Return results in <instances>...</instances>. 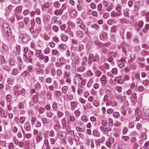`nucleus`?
Returning <instances> with one entry per match:
<instances>
[{
    "label": "nucleus",
    "instance_id": "obj_30",
    "mask_svg": "<svg viewBox=\"0 0 149 149\" xmlns=\"http://www.w3.org/2000/svg\"><path fill=\"white\" fill-rule=\"evenodd\" d=\"M58 62L61 64L63 65L65 63V60L63 58L61 57L59 59Z\"/></svg>",
    "mask_w": 149,
    "mask_h": 149
},
{
    "label": "nucleus",
    "instance_id": "obj_59",
    "mask_svg": "<svg viewBox=\"0 0 149 149\" xmlns=\"http://www.w3.org/2000/svg\"><path fill=\"white\" fill-rule=\"evenodd\" d=\"M53 115V113L51 111L48 112L47 113V116L49 118H51Z\"/></svg>",
    "mask_w": 149,
    "mask_h": 149
},
{
    "label": "nucleus",
    "instance_id": "obj_12",
    "mask_svg": "<svg viewBox=\"0 0 149 149\" xmlns=\"http://www.w3.org/2000/svg\"><path fill=\"white\" fill-rule=\"evenodd\" d=\"M21 128L22 130V132L24 135V137L27 139L30 138L31 136V134L29 133L25 134L22 127H21Z\"/></svg>",
    "mask_w": 149,
    "mask_h": 149
},
{
    "label": "nucleus",
    "instance_id": "obj_57",
    "mask_svg": "<svg viewBox=\"0 0 149 149\" xmlns=\"http://www.w3.org/2000/svg\"><path fill=\"white\" fill-rule=\"evenodd\" d=\"M70 76V73H68L67 72H64V78H67Z\"/></svg>",
    "mask_w": 149,
    "mask_h": 149
},
{
    "label": "nucleus",
    "instance_id": "obj_36",
    "mask_svg": "<svg viewBox=\"0 0 149 149\" xmlns=\"http://www.w3.org/2000/svg\"><path fill=\"white\" fill-rule=\"evenodd\" d=\"M141 47L145 49H148L149 48V46L147 43H143L141 45Z\"/></svg>",
    "mask_w": 149,
    "mask_h": 149
},
{
    "label": "nucleus",
    "instance_id": "obj_41",
    "mask_svg": "<svg viewBox=\"0 0 149 149\" xmlns=\"http://www.w3.org/2000/svg\"><path fill=\"white\" fill-rule=\"evenodd\" d=\"M130 68L132 69H135L136 68V65L135 63H131L130 65Z\"/></svg>",
    "mask_w": 149,
    "mask_h": 149
},
{
    "label": "nucleus",
    "instance_id": "obj_50",
    "mask_svg": "<svg viewBox=\"0 0 149 149\" xmlns=\"http://www.w3.org/2000/svg\"><path fill=\"white\" fill-rule=\"evenodd\" d=\"M63 114V113L61 111H58L57 112V116L58 117H61Z\"/></svg>",
    "mask_w": 149,
    "mask_h": 149
},
{
    "label": "nucleus",
    "instance_id": "obj_38",
    "mask_svg": "<svg viewBox=\"0 0 149 149\" xmlns=\"http://www.w3.org/2000/svg\"><path fill=\"white\" fill-rule=\"evenodd\" d=\"M22 8L20 6H18L15 9L16 11L17 12L20 13L22 10Z\"/></svg>",
    "mask_w": 149,
    "mask_h": 149
},
{
    "label": "nucleus",
    "instance_id": "obj_32",
    "mask_svg": "<svg viewBox=\"0 0 149 149\" xmlns=\"http://www.w3.org/2000/svg\"><path fill=\"white\" fill-rule=\"evenodd\" d=\"M52 28L53 31L56 32H57L59 30L58 27L55 25L53 26Z\"/></svg>",
    "mask_w": 149,
    "mask_h": 149
},
{
    "label": "nucleus",
    "instance_id": "obj_24",
    "mask_svg": "<svg viewBox=\"0 0 149 149\" xmlns=\"http://www.w3.org/2000/svg\"><path fill=\"white\" fill-rule=\"evenodd\" d=\"M12 73L13 75H16L19 73L18 70L17 68H14L12 70Z\"/></svg>",
    "mask_w": 149,
    "mask_h": 149
},
{
    "label": "nucleus",
    "instance_id": "obj_14",
    "mask_svg": "<svg viewBox=\"0 0 149 149\" xmlns=\"http://www.w3.org/2000/svg\"><path fill=\"white\" fill-rule=\"evenodd\" d=\"M99 56L97 54H95L93 59H92V61L94 62H97L99 61Z\"/></svg>",
    "mask_w": 149,
    "mask_h": 149
},
{
    "label": "nucleus",
    "instance_id": "obj_49",
    "mask_svg": "<svg viewBox=\"0 0 149 149\" xmlns=\"http://www.w3.org/2000/svg\"><path fill=\"white\" fill-rule=\"evenodd\" d=\"M62 90L63 92L64 93H65L67 91V88L66 86H63L62 87Z\"/></svg>",
    "mask_w": 149,
    "mask_h": 149
},
{
    "label": "nucleus",
    "instance_id": "obj_46",
    "mask_svg": "<svg viewBox=\"0 0 149 149\" xmlns=\"http://www.w3.org/2000/svg\"><path fill=\"white\" fill-rule=\"evenodd\" d=\"M113 120L111 118H109L108 119V125L110 127L113 126Z\"/></svg>",
    "mask_w": 149,
    "mask_h": 149
},
{
    "label": "nucleus",
    "instance_id": "obj_43",
    "mask_svg": "<svg viewBox=\"0 0 149 149\" xmlns=\"http://www.w3.org/2000/svg\"><path fill=\"white\" fill-rule=\"evenodd\" d=\"M116 30V27L115 26H113L111 29V31L113 32H115Z\"/></svg>",
    "mask_w": 149,
    "mask_h": 149
},
{
    "label": "nucleus",
    "instance_id": "obj_62",
    "mask_svg": "<svg viewBox=\"0 0 149 149\" xmlns=\"http://www.w3.org/2000/svg\"><path fill=\"white\" fill-rule=\"evenodd\" d=\"M101 52L104 54H107L108 52V50L106 48H103L101 49Z\"/></svg>",
    "mask_w": 149,
    "mask_h": 149
},
{
    "label": "nucleus",
    "instance_id": "obj_3",
    "mask_svg": "<svg viewBox=\"0 0 149 149\" xmlns=\"http://www.w3.org/2000/svg\"><path fill=\"white\" fill-rule=\"evenodd\" d=\"M58 138L60 139H63L66 136V133L65 132L63 131H58L57 133Z\"/></svg>",
    "mask_w": 149,
    "mask_h": 149
},
{
    "label": "nucleus",
    "instance_id": "obj_28",
    "mask_svg": "<svg viewBox=\"0 0 149 149\" xmlns=\"http://www.w3.org/2000/svg\"><path fill=\"white\" fill-rule=\"evenodd\" d=\"M140 136L141 138L143 140L145 139L147 137L146 134L144 132L141 133Z\"/></svg>",
    "mask_w": 149,
    "mask_h": 149
},
{
    "label": "nucleus",
    "instance_id": "obj_17",
    "mask_svg": "<svg viewBox=\"0 0 149 149\" xmlns=\"http://www.w3.org/2000/svg\"><path fill=\"white\" fill-rule=\"evenodd\" d=\"M52 54L54 56H59L60 55L58 51L56 49H52Z\"/></svg>",
    "mask_w": 149,
    "mask_h": 149
},
{
    "label": "nucleus",
    "instance_id": "obj_53",
    "mask_svg": "<svg viewBox=\"0 0 149 149\" xmlns=\"http://www.w3.org/2000/svg\"><path fill=\"white\" fill-rule=\"evenodd\" d=\"M131 60V61H134L136 59V55L135 54H132L130 56Z\"/></svg>",
    "mask_w": 149,
    "mask_h": 149
},
{
    "label": "nucleus",
    "instance_id": "obj_4",
    "mask_svg": "<svg viewBox=\"0 0 149 149\" xmlns=\"http://www.w3.org/2000/svg\"><path fill=\"white\" fill-rule=\"evenodd\" d=\"M107 37V34L105 32H102L100 35V38L101 40H105Z\"/></svg>",
    "mask_w": 149,
    "mask_h": 149
},
{
    "label": "nucleus",
    "instance_id": "obj_52",
    "mask_svg": "<svg viewBox=\"0 0 149 149\" xmlns=\"http://www.w3.org/2000/svg\"><path fill=\"white\" fill-rule=\"evenodd\" d=\"M122 139L126 141H129L130 140V137L128 136H123Z\"/></svg>",
    "mask_w": 149,
    "mask_h": 149
},
{
    "label": "nucleus",
    "instance_id": "obj_6",
    "mask_svg": "<svg viewBox=\"0 0 149 149\" xmlns=\"http://www.w3.org/2000/svg\"><path fill=\"white\" fill-rule=\"evenodd\" d=\"M60 36L61 40L64 42L66 41L68 39V36L63 33H62L60 34Z\"/></svg>",
    "mask_w": 149,
    "mask_h": 149
},
{
    "label": "nucleus",
    "instance_id": "obj_37",
    "mask_svg": "<svg viewBox=\"0 0 149 149\" xmlns=\"http://www.w3.org/2000/svg\"><path fill=\"white\" fill-rule=\"evenodd\" d=\"M137 89L138 91L142 92L144 91L145 89L143 86H140L138 87Z\"/></svg>",
    "mask_w": 149,
    "mask_h": 149
},
{
    "label": "nucleus",
    "instance_id": "obj_27",
    "mask_svg": "<svg viewBox=\"0 0 149 149\" xmlns=\"http://www.w3.org/2000/svg\"><path fill=\"white\" fill-rule=\"evenodd\" d=\"M39 32V30L38 29H36L35 30V31L34 32V33L33 34V37L34 38H36L37 37L38 35Z\"/></svg>",
    "mask_w": 149,
    "mask_h": 149
},
{
    "label": "nucleus",
    "instance_id": "obj_58",
    "mask_svg": "<svg viewBox=\"0 0 149 149\" xmlns=\"http://www.w3.org/2000/svg\"><path fill=\"white\" fill-rule=\"evenodd\" d=\"M110 44V42H108L103 44V46L105 47H107L108 46H109Z\"/></svg>",
    "mask_w": 149,
    "mask_h": 149
},
{
    "label": "nucleus",
    "instance_id": "obj_61",
    "mask_svg": "<svg viewBox=\"0 0 149 149\" xmlns=\"http://www.w3.org/2000/svg\"><path fill=\"white\" fill-rule=\"evenodd\" d=\"M117 69L116 68H113L111 70L112 73L113 74H116L117 72Z\"/></svg>",
    "mask_w": 149,
    "mask_h": 149
},
{
    "label": "nucleus",
    "instance_id": "obj_45",
    "mask_svg": "<svg viewBox=\"0 0 149 149\" xmlns=\"http://www.w3.org/2000/svg\"><path fill=\"white\" fill-rule=\"evenodd\" d=\"M76 130L79 132H83L84 130L79 126H77L76 127Z\"/></svg>",
    "mask_w": 149,
    "mask_h": 149
},
{
    "label": "nucleus",
    "instance_id": "obj_60",
    "mask_svg": "<svg viewBox=\"0 0 149 149\" xmlns=\"http://www.w3.org/2000/svg\"><path fill=\"white\" fill-rule=\"evenodd\" d=\"M120 23L121 24L126 23L127 22V20L125 18H122L120 20Z\"/></svg>",
    "mask_w": 149,
    "mask_h": 149
},
{
    "label": "nucleus",
    "instance_id": "obj_8",
    "mask_svg": "<svg viewBox=\"0 0 149 149\" xmlns=\"http://www.w3.org/2000/svg\"><path fill=\"white\" fill-rule=\"evenodd\" d=\"M31 126L30 124L28 123H26L24 125L25 130L28 131L30 132L31 131Z\"/></svg>",
    "mask_w": 149,
    "mask_h": 149
},
{
    "label": "nucleus",
    "instance_id": "obj_63",
    "mask_svg": "<svg viewBox=\"0 0 149 149\" xmlns=\"http://www.w3.org/2000/svg\"><path fill=\"white\" fill-rule=\"evenodd\" d=\"M44 52L45 54H48L50 53V50L49 48H47L44 50Z\"/></svg>",
    "mask_w": 149,
    "mask_h": 149
},
{
    "label": "nucleus",
    "instance_id": "obj_1",
    "mask_svg": "<svg viewBox=\"0 0 149 149\" xmlns=\"http://www.w3.org/2000/svg\"><path fill=\"white\" fill-rule=\"evenodd\" d=\"M2 32L3 35L8 38L11 35L10 28L7 23L3 22L2 25Z\"/></svg>",
    "mask_w": 149,
    "mask_h": 149
},
{
    "label": "nucleus",
    "instance_id": "obj_21",
    "mask_svg": "<svg viewBox=\"0 0 149 149\" xmlns=\"http://www.w3.org/2000/svg\"><path fill=\"white\" fill-rule=\"evenodd\" d=\"M50 4L48 2L45 3L42 6V8L44 9V8H47L50 6Z\"/></svg>",
    "mask_w": 149,
    "mask_h": 149
},
{
    "label": "nucleus",
    "instance_id": "obj_10",
    "mask_svg": "<svg viewBox=\"0 0 149 149\" xmlns=\"http://www.w3.org/2000/svg\"><path fill=\"white\" fill-rule=\"evenodd\" d=\"M71 107L70 109L72 110H73L75 108L77 105V102H72L70 103Z\"/></svg>",
    "mask_w": 149,
    "mask_h": 149
},
{
    "label": "nucleus",
    "instance_id": "obj_47",
    "mask_svg": "<svg viewBox=\"0 0 149 149\" xmlns=\"http://www.w3.org/2000/svg\"><path fill=\"white\" fill-rule=\"evenodd\" d=\"M66 96H67L69 100H71L73 98V96L71 94L68 95L66 94Z\"/></svg>",
    "mask_w": 149,
    "mask_h": 149
},
{
    "label": "nucleus",
    "instance_id": "obj_48",
    "mask_svg": "<svg viewBox=\"0 0 149 149\" xmlns=\"http://www.w3.org/2000/svg\"><path fill=\"white\" fill-rule=\"evenodd\" d=\"M61 91H56L55 93V96L57 97H59L61 95Z\"/></svg>",
    "mask_w": 149,
    "mask_h": 149
},
{
    "label": "nucleus",
    "instance_id": "obj_42",
    "mask_svg": "<svg viewBox=\"0 0 149 149\" xmlns=\"http://www.w3.org/2000/svg\"><path fill=\"white\" fill-rule=\"evenodd\" d=\"M132 36V34L131 33L127 32V38L128 39H131Z\"/></svg>",
    "mask_w": 149,
    "mask_h": 149
},
{
    "label": "nucleus",
    "instance_id": "obj_9",
    "mask_svg": "<svg viewBox=\"0 0 149 149\" xmlns=\"http://www.w3.org/2000/svg\"><path fill=\"white\" fill-rule=\"evenodd\" d=\"M21 75L24 78L25 77H28L30 75V74L29 71L27 70H24V72L22 73Z\"/></svg>",
    "mask_w": 149,
    "mask_h": 149
},
{
    "label": "nucleus",
    "instance_id": "obj_19",
    "mask_svg": "<svg viewBox=\"0 0 149 149\" xmlns=\"http://www.w3.org/2000/svg\"><path fill=\"white\" fill-rule=\"evenodd\" d=\"M120 15V13L116 12L114 11H112L111 13V16L112 17H115L116 16H118Z\"/></svg>",
    "mask_w": 149,
    "mask_h": 149
},
{
    "label": "nucleus",
    "instance_id": "obj_54",
    "mask_svg": "<svg viewBox=\"0 0 149 149\" xmlns=\"http://www.w3.org/2000/svg\"><path fill=\"white\" fill-rule=\"evenodd\" d=\"M143 20H141L138 22V26L140 28L143 26Z\"/></svg>",
    "mask_w": 149,
    "mask_h": 149
},
{
    "label": "nucleus",
    "instance_id": "obj_2",
    "mask_svg": "<svg viewBox=\"0 0 149 149\" xmlns=\"http://www.w3.org/2000/svg\"><path fill=\"white\" fill-rule=\"evenodd\" d=\"M19 38H21L22 41L23 42H26L29 40V37L26 33H21L19 36Z\"/></svg>",
    "mask_w": 149,
    "mask_h": 149
},
{
    "label": "nucleus",
    "instance_id": "obj_16",
    "mask_svg": "<svg viewBox=\"0 0 149 149\" xmlns=\"http://www.w3.org/2000/svg\"><path fill=\"white\" fill-rule=\"evenodd\" d=\"M76 34L77 36L79 38H82L84 37V33L81 31H78L76 32Z\"/></svg>",
    "mask_w": 149,
    "mask_h": 149
},
{
    "label": "nucleus",
    "instance_id": "obj_5",
    "mask_svg": "<svg viewBox=\"0 0 149 149\" xmlns=\"http://www.w3.org/2000/svg\"><path fill=\"white\" fill-rule=\"evenodd\" d=\"M117 20L114 18H111L108 19L107 22V24L110 25H112L113 23H115Z\"/></svg>",
    "mask_w": 149,
    "mask_h": 149
},
{
    "label": "nucleus",
    "instance_id": "obj_26",
    "mask_svg": "<svg viewBox=\"0 0 149 149\" xmlns=\"http://www.w3.org/2000/svg\"><path fill=\"white\" fill-rule=\"evenodd\" d=\"M10 1L12 3L15 5H17L20 3L21 0H10Z\"/></svg>",
    "mask_w": 149,
    "mask_h": 149
},
{
    "label": "nucleus",
    "instance_id": "obj_39",
    "mask_svg": "<svg viewBox=\"0 0 149 149\" xmlns=\"http://www.w3.org/2000/svg\"><path fill=\"white\" fill-rule=\"evenodd\" d=\"M13 82V80L11 78H8L7 79L8 83L12 85Z\"/></svg>",
    "mask_w": 149,
    "mask_h": 149
},
{
    "label": "nucleus",
    "instance_id": "obj_40",
    "mask_svg": "<svg viewBox=\"0 0 149 149\" xmlns=\"http://www.w3.org/2000/svg\"><path fill=\"white\" fill-rule=\"evenodd\" d=\"M27 69V70H28L29 72H33V67L32 65H29L28 66Z\"/></svg>",
    "mask_w": 149,
    "mask_h": 149
},
{
    "label": "nucleus",
    "instance_id": "obj_23",
    "mask_svg": "<svg viewBox=\"0 0 149 149\" xmlns=\"http://www.w3.org/2000/svg\"><path fill=\"white\" fill-rule=\"evenodd\" d=\"M94 43L95 44L100 47H102L103 46L102 43L98 41H95Z\"/></svg>",
    "mask_w": 149,
    "mask_h": 149
},
{
    "label": "nucleus",
    "instance_id": "obj_25",
    "mask_svg": "<svg viewBox=\"0 0 149 149\" xmlns=\"http://www.w3.org/2000/svg\"><path fill=\"white\" fill-rule=\"evenodd\" d=\"M61 126L60 125L59 123L57 121L54 127V129L56 130H58L61 128Z\"/></svg>",
    "mask_w": 149,
    "mask_h": 149
},
{
    "label": "nucleus",
    "instance_id": "obj_34",
    "mask_svg": "<svg viewBox=\"0 0 149 149\" xmlns=\"http://www.w3.org/2000/svg\"><path fill=\"white\" fill-rule=\"evenodd\" d=\"M47 99L48 100H50L51 99L52 92L50 91H49L47 93Z\"/></svg>",
    "mask_w": 149,
    "mask_h": 149
},
{
    "label": "nucleus",
    "instance_id": "obj_64",
    "mask_svg": "<svg viewBox=\"0 0 149 149\" xmlns=\"http://www.w3.org/2000/svg\"><path fill=\"white\" fill-rule=\"evenodd\" d=\"M146 21L149 22V12H147V14L145 16Z\"/></svg>",
    "mask_w": 149,
    "mask_h": 149
},
{
    "label": "nucleus",
    "instance_id": "obj_55",
    "mask_svg": "<svg viewBox=\"0 0 149 149\" xmlns=\"http://www.w3.org/2000/svg\"><path fill=\"white\" fill-rule=\"evenodd\" d=\"M42 70H41L40 69H37L36 71V74H42Z\"/></svg>",
    "mask_w": 149,
    "mask_h": 149
},
{
    "label": "nucleus",
    "instance_id": "obj_33",
    "mask_svg": "<svg viewBox=\"0 0 149 149\" xmlns=\"http://www.w3.org/2000/svg\"><path fill=\"white\" fill-rule=\"evenodd\" d=\"M117 63L118 66L120 68H122L124 67V64L123 63L120 61H118Z\"/></svg>",
    "mask_w": 149,
    "mask_h": 149
},
{
    "label": "nucleus",
    "instance_id": "obj_44",
    "mask_svg": "<svg viewBox=\"0 0 149 149\" xmlns=\"http://www.w3.org/2000/svg\"><path fill=\"white\" fill-rule=\"evenodd\" d=\"M93 134L96 136H98L100 135L99 133L96 130H94L93 132Z\"/></svg>",
    "mask_w": 149,
    "mask_h": 149
},
{
    "label": "nucleus",
    "instance_id": "obj_56",
    "mask_svg": "<svg viewBox=\"0 0 149 149\" xmlns=\"http://www.w3.org/2000/svg\"><path fill=\"white\" fill-rule=\"evenodd\" d=\"M126 99V97L124 96L121 97V98L120 99L122 103H123V102H124L125 101Z\"/></svg>",
    "mask_w": 149,
    "mask_h": 149
},
{
    "label": "nucleus",
    "instance_id": "obj_7",
    "mask_svg": "<svg viewBox=\"0 0 149 149\" xmlns=\"http://www.w3.org/2000/svg\"><path fill=\"white\" fill-rule=\"evenodd\" d=\"M91 27L95 30V33H96L98 32V28L99 27L97 24H93L91 25Z\"/></svg>",
    "mask_w": 149,
    "mask_h": 149
},
{
    "label": "nucleus",
    "instance_id": "obj_51",
    "mask_svg": "<svg viewBox=\"0 0 149 149\" xmlns=\"http://www.w3.org/2000/svg\"><path fill=\"white\" fill-rule=\"evenodd\" d=\"M60 29L62 30H64L66 27V25L65 24H63L60 26Z\"/></svg>",
    "mask_w": 149,
    "mask_h": 149
},
{
    "label": "nucleus",
    "instance_id": "obj_22",
    "mask_svg": "<svg viewBox=\"0 0 149 149\" xmlns=\"http://www.w3.org/2000/svg\"><path fill=\"white\" fill-rule=\"evenodd\" d=\"M78 26L83 30H86V31L87 30V28L86 27L85 25L84 24H83V23L81 24V25H78Z\"/></svg>",
    "mask_w": 149,
    "mask_h": 149
},
{
    "label": "nucleus",
    "instance_id": "obj_31",
    "mask_svg": "<svg viewBox=\"0 0 149 149\" xmlns=\"http://www.w3.org/2000/svg\"><path fill=\"white\" fill-rule=\"evenodd\" d=\"M26 94V92L24 88H22L20 91L19 94L22 96H24Z\"/></svg>",
    "mask_w": 149,
    "mask_h": 149
},
{
    "label": "nucleus",
    "instance_id": "obj_13",
    "mask_svg": "<svg viewBox=\"0 0 149 149\" xmlns=\"http://www.w3.org/2000/svg\"><path fill=\"white\" fill-rule=\"evenodd\" d=\"M121 77H116L114 79V80L116 81H117L118 83L121 84L123 81V79H121Z\"/></svg>",
    "mask_w": 149,
    "mask_h": 149
},
{
    "label": "nucleus",
    "instance_id": "obj_11",
    "mask_svg": "<svg viewBox=\"0 0 149 149\" xmlns=\"http://www.w3.org/2000/svg\"><path fill=\"white\" fill-rule=\"evenodd\" d=\"M88 31V30H87ZM85 34H86V37L83 40V41L84 42H87L88 40L89 39L90 36L89 35V33L88 31H85Z\"/></svg>",
    "mask_w": 149,
    "mask_h": 149
},
{
    "label": "nucleus",
    "instance_id": "obj_29",
    "mask_svg": "<svg viewBox=\"0 0 149 149\" xmlns=\"http://www.w3.org/2000/svg\"><path fill=\"white\" fill-rule=\"evenodd\" d=\"M76 23L78 25H81L83 23L82 20L79 18H77L76 21Z\"/></svg>",
    "mask_w": 149,
    "mask_h": 149
},
{
    "label": "nucleus",
    "instance_id": "obj_15",
    "mask_svg": "<svg viewBox=\"0 0 149 149\" xmlns=\"http://www.w3.org/2000/svg\"><path fill=\"white\" fill-rule=\"evenodd\" d=\"M6 98L7 101V102L10 103H12V101L11 100L12 99L11 95L10 94H8L6 96Z\"/></svg>",
    "mask_w": 149,
    "mask_h": 149
},
{
    "label": "nucleus",
    "instance_id": "obj_20",
    "mask_svg": "<svg viewBox=\"0 0 149 149\" xmlns=\"http://www.w3.org/2000/svg\"><path fill=\"white\" fill-rule=\"evenodd\" d=\"M85 67L84 66H80L77 69V71L78 72H83L85 70Z\"/></svg>",
    "mask_w": 149,
    "mask_h": 149
},
{
    "label": "nucleus",
    "instance_id": "obj_35",
    "mask_svg": "<svg viewBox=\"0 0 149 149\" xmlns=\"http://www.w3.org/2000/svg\"><path fill=\"white\" fill-rule=\"evenodd\" d=\"M59 48H60L62 49L65 50L66 49L67 47L65 45L63 44H61L59 45Z\"/></svg>",
    "mask_w": 149,
    "mask_h": 149
},
{
    "label": "nucleus",
    "instance_id": "obj_18",
    "mask_svg": "<svg viewBox=\"0 0 149 149\" xmlns=\"http://www.w3.org/2000/svg\"><path fill=\"white\" fill-rule=\"evenodd\" d=\"M73 58L74 62L76 64H79L80 63L79 57L78 56H75V57Z\"/></svg>",
    "mask_w": 149,
    "mask_h": 149
}]
</instances>
